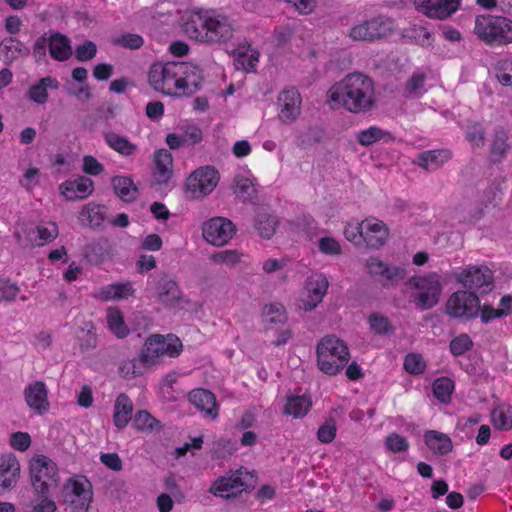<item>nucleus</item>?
Here are the masks:
<instances>
[{
    "label": "nucleus",
    "mask_w": 512,
    "mask_h": 512,
    "mask_svg": "<svg viewBox=\"0 0 512 512\" xmlns=\"http://www.w3.org/2000/svg\"><path fill=\"white\" fill-rule=\"evenodd\" d=\"M425 75L420 72L414 73L406 83L405 95L408 97H419L425 92Z\"/></svg>",
    "instance_id": "57"
},
{
    "label": "nucleus",
    "mask_w": 512,
    "mask_h": 512,
    "mask_svg": "<svg viewBox=\"0 0 512 512\" xmlns=\"http://www.w3.org/2000/svg\"><path fill=\"white\" fill-rule=\"evenodd\" d=\"M236 228L234 223L224 217H214L206 221L203 225V238L214 246H223L227 244L234 234Z\"/></svg>",
    "instance_id": "12"
},
{
    "label": "nucleus",
    "mask_w": 512,
    "mask_h": 512,
    "mask_svg": "<svg viewBox=\"0 0 512 512\" xmlns=\"http://www.w3.org/2000/svg\"><path fill=\"white\" fill-rule=\"evenodd\" d=\"M20 292L19 286L10 279H0V301H14Z\"/></svg>",
    "instance_id": "63"
},
{
    "label": "nucleus",
    "mask_w": 512,
    "mask_h": 512,
    "mask_svg": "<svg viewBox=\"0 0 512 512\" xmlns=\"http://www.w3.org/2000/svg\"><path fill=\"white\" fill-rule=\"evenodd\" d=\"M107 326L118 338H124L129 334V329L124 321L123 313L117 307H109L106 311Z\"/></svg>",
    "instance_id": "35"
},
{
    "label": "nucleus",
    "mask_w": 512,
    "mask_h": 512,
    "mask_svg": "<svg viewBox=\"0 0 512 512\" xmlns=\"http://www.w3.org/2000/svg\"><path fill=\"white\" fill-rule=\"evenodd\" d=\"M279 222L266 204H258L255 209L254 227L259 236L270 239L276 232Z\"/></svg>",
    "instance_id": "19"
},
{
    "label": "nucleus",
    "mask_w": 512,
    "mask_h": 512,
    "mask_svg": "<svg viewBox=\"0 0 512 512\" xmlns=\"http://www.w3.org/2000/svg\"><path fill=\"white\" fill-rule=\"evenodd\" d=\"M404 369L412 375H419L426 369V361L419 353H409L404 359Z\"/></svg>",
    "instance_id": "56"
},
{
    "label": "nucleus",
    "mask_w": 512,
    "mask_h": 512,
    "mask_svg": "<svg viewBox=\"0 0 512 512\" xmlns=\"http://www.w3.org/2000/svg\"><path fill=\"white\" fill-rule=\"evenodd\" d=\"M473 341L467 333H461L449 343V350L455 357L464 355L473 348Z\"/></svg>",
    "instance_id": "50"
},
{
    "label": "nucleus",
    "mask_w": 512,
    "mask_h": 512,
    "mask_svg": "<svg viewBox=\"0 0 512 512\" xmlns=\"http://www.w3.org/2000/svg\"><path fill=\"white\" fill-rule=\"evenodd\" d=\"M508 148V132L505 128L498 127L495 130L490 148V153L493 160L499 161L505 155Z\"/></svg>",
    "instance_id": "41"
},
{
    "label": "nucleus",
    "mask_w": 512,
    "mask_h": 512,
    "mask_svg": "<svg viewBox=\"0 0 512 512\" xmlns=\"http://www.w3.org/2000/svg\"><path fill=\"white\" fill-rule=\"evenodd\" d=\"M135 293L130 281L112 283L101 287L95 297L101 301L123 300L132 297Z\"/></svg>",
    "instance_id": "24"
},
{
    "label": "nucleus",
    "mask_w": 512,
    "mask_h": 512,
    "mask_svg": "<svg viewBox=\"0 0 512 512\" xmlns=\"http://www.w3.org/2000/svg\"><path fill=\"white\" fill-rule=\"evenodd\" d=\"M512 43V20L499 17L493 44L506 45Z\"/></svg>",
    "instance_id": "49"
},
{
    "label": "nucleus",
    "mask_w": 512,
    "mask_h": 512,
    "mask_svg": "<svg viewBox=\"0 0 512 512\" xmlns=\"http://www.w3.org/2000/svg\"><path fill=\"white\" fill-rule=\"evenodd\" d=\"M356 139L360 145L367 147L375 143H389L393 140V136L389 131L378 126H370L358 131Z\"/></svg>",
    "instance_id": "29"
},
{
    "label": "nucleus",
    "mask_w": 512,
    "mask_h": 512,
    "mask_svg": "<svg viewBox=\"0 0 512 512\" xmlns=\"http://www.w3.org/2000/svg\"><path fill=\"white\" fill-rule=\"evenodd\" d=\"M240 28L233 15L217 9H192L182 18V29L192 40L207 44L231 43Z\"/></svg>",
    "instance_id": "1"
},
{
    "label": "nucleus",
    "mask_w": 512,
    "mask_h": 512,
    "mask_svg": "<svg viewBox=\"0 0 512 512\" xmlns=\"http://www.w3.org/2000/svg\"><path fill=\"white\" fill-rule=\"evenodd\" d=\"M455 390V383L449 377L436 378L432 383L434 397L442 404H449Z\"/></svg>",
    "instance_id": "36"
},
{
    "label": "nucleus",
    "mask_w": 512,
    "mask_h": 512,
    "mask_svg": "<svg viewBox=\"0 0 512 512\" xmlns=\"http://www.w3.org/2000/svg\"><path fill=\"white\" fill-rule=\"evenodd\" d=\"M24 399L30 410L38 415H44L49 410L48 389L43 381L29 383L24 389Z\"/></svg>",
    "instance_id": "14"
},
{
    "label": "nucleus",
    "mask_w": 512,
    "mask_h": 512,
    "mask_svg": "<svg viewBox=\"0 0 512 512\" xmlns=\"http://www.w3.org/2000/svg\"><path fill=\"white\" fill-rule=\"evenodd\" d=\"M243 254L238 250L226 249L210 256V259L215 264H225L227 266H234L241 262Z\"/></svg>",
    "instance_id": "54"
},
{
    "label": "nucleus",
    "mask_w": 512,
    "mask_h": 512,
    "mask_svg": "<svg viewBox=\"0 0 512 512\" xmlns=\"http://www.w3.org/2000/svg\"><path fill=\"white\" fill-rule=\"evenodd\" d=\"M65 500L72 512H88L93 501V486L84 475L70 477L64 484Z\"/></svg>",
    "instance_id": "6"
},
{
    "label": "nucleus",
    "mask_w": 512,
    "mask_h": 512,
    "mask_svg": "<svg viewBox=\"0 0 512 512\" xmlns=\"http://www.w3.org/2000/svg\"><path fill=\"white\" fill-rule=\"evenodd\" d=\"M104 138L110 148L122 155H132L136 150V146L132 144L126 137L120 136L114 132L106 133Z\"/></svg>",
    "instance_id": "44"
},
{
    "label": "nucleus",
    "mask_w": 512,
    "mask_h": 512,
    "mask_svg": "<svg viewBox=\"0 0 512 512\" xmlns=\"http://www.w3.org/2000/svg\"><path fill=\"white\" fill-rule=\"evenodd\" d=\"M189 401L211 419L218 416V405L215 395L209 390L198 388L189 393Z\"/></svg>",
    "instance_id": "23"
},
{
    "label": "nucleus",
    "mask_w": 512,
    "mask_h": 512,
    "mask_svg": "<svg viewBox=\"0 0 512 512\" xmlns=\"http://www.w3.org/2000/svg\"><path fill=\"white\" fill-rule=\"evenodd\" d=\"M454 279L467 290H491L494 284L493 271L484 265H468L454 273Z\"/></svg>",
    "instance_id": "10"
},
{
    "label": "nucleus",
    "mask_w": 512,
    "mask_h": 512,
    "mask_svg": "<svg viewBox=\"0 0 512 512\" xmlns=\"http://www.w3.org/2000/svg\"><path fill=\"white\" fill-rule=\"evenodd\" d=\"M492 73L498 83L504 87L512 86V56L503 57L495 62Z\"/></svg>",
    "instance_id": "37"
},
{
    "label": "nucleus",
    "mask_w": 512,
    "mask_h": 512,
    "mask_svg": "<svg viewBox=\"0 0 512 512\" xmlns=\"http://www.w3.org/2000/svg\"><path fill=\"white\" fill-rule=\"evenodd\" d=\"M363 242L371 248L378 249L387 241L389 230L386 224L375 218L368 217L362 221Z\"/></svg>",
    "instance_id": "17"
},
{
    "label": "nucleus",
    "mask_w": 512,
    "mask_h": 512,
    "mask_svg": "<svg viewBox=\"0 0 512 512\" xmlns=\"http://www.w3.org/2000/svg\"><path fill=\"white\" fill-rule=\"evenodd\" d=\"M82 170L88 175L98 176L104 171V166L94 156L85 155L82 158Z\"/></svg>",
    "instance_id": "64"
},
{
    "label": "nucleus",
    "mask_w": 512,
    "mask_h": 512,
    "mask_svg": "<svg viewBox=\"0 0 512 512\" xmlns=\"http://www.w3.org/2000/svg\"><path fill=\"white\" fill-rule=\"evenodd\" d=\"M243 472L237 470L230 475L218 478L211 486L210 492L215 496L232 498L244 491L247 487L243 480Z\"/></svg>",
    "instance_id": "15"
},
{
    "label": "nucleus",
    "mask_w": 512,
    "mask_h": 512,
    "mask_svg": "<svg viewBox=\"0 0 512 512\" xmlns=\"http://www.w3.org/2000/svg\"><path fill=\"white\" fill-rule=\"evenodd\" d=\"M312 407L311 397L308 395H290L284 406V414L294 418H303Z\"/></svg>",
    "instance_id": "30"
},
{
    "label": "nucleus",
    "mask_w": 512,
    "mask_h": 512,
    "mask_svg": "<svg viewBox=\"0 0 512 512\" xmlns=\"http://www.w3.org/2000/svg\"><path fill=\"white\" fill-rule=\"evenodd\" d=\"M498 16H478L475 20L476 35L488 44H493L498 25Z\"/></svg>",
    "instance_id": "32"
},
{
    "label": "nucleus",
    "mask_w": 512,
    "mask_h": 512,
    "mask_svg": "<svg viewBox=\"0 0 512 512\" xmlns=\"http://www.w3.org/2000/svg\"><path fill=\"white\" fill-rule=\"evenodd\" d=\"M106 213L105 205L88 203L81 208L78 219L81 224L97 229L102 226Z\"/></svg>",
    "instance_id": "27"
},
{
    "label": "nucleus",
    "mask_w": 512,
    "mask_h": 512,
    "mask_svg": "<svg viewBox=\"0 0 512 512\" xmlns=\"http://www.w3.org/2000/svg\"><path fill=\"white\" fill-rule=\"evenodd\" d=\"M461 0H434L433 8L428 12L429 18L445 19L455 13Z\"/></svg>",
    "instance_id": "42"
},
{
    "label": "nucleus",
    "mask_w": 512,
    "mask_h": 512,
    "mask_svg": "<svg viewBox=\"0 0 512 512\" xmlns=\"http://www.w3.org/2000/svg\"><path fill=\"white\" fill-rule=\"evenodd\" d=\"M133 427L144 432H158L162 429L161 422L148 411H137L133 418Z\"/></svg>",
    "instance_id": "40"
},
{
    "label": "nucleus",
    "mask_w": 512,
    "mask_h": 512,
    "mask_svg": "<svg viewBox=\"0 0 512 512\" xmlns=\"http://www.w3.org/2000/svg\"><path fill=\"white\" fill-rule=\"evenodd\" d=\"M397 26L387 16H377L354 24L348 31V37L354 41L374 42L394 34Z\"/></svg>",
    "instance_id": "5"
},
{
    "label": "nucleus",
    "mask_w": 512,
    "mask_h": 512,
    "mask_svg": "<svg viewBox=\"0 0 512 512\" xmlns=\"http://www.w3.org/2000/svg\"><path fill=\"white\" fill-rule=\"evenodd\" d=\"M235 186L239 192L257 191L259 185L256 178L250 172H243L236 176Z\"/></svg>",
    "instance_id": "61"
},
{
    "label": "nucleus",
    "mask_w": 512,
    "mask_h": 512,
    "mask_svg": "<svg viewBox=\"0 0 512 512\" xmlns=\"http://www.w3.org/2000/svg\"><path fill=\"white\" fill-rule=\"evenodd\" d=\"M235 58V66L237 69H244L246 71H253L259 62V51L253 48L251 43L244 39L239 42L232 50Z\"/></svg>",
    "instance_id": "20"
},
{
    "label": "nucleus",
    "mask_w": 512,
    "mask_h": 512,
    "mask_svg": "<svg viewBox=\"0 0 512 512\" xmlns=\"http://www.w3.org/2000/svg\"><path fill=\"white\" fill-rule=\"evenodd\" d=\"M370 329L378 335H385L393 332V326L388 317L379 313H372L368 318Z\"/></svg>",
    "instance_id": "53"
},
{
    "label": "nucleus",
    "mask_w": 512,
    "mask_h": 512,
    "mask_svg": "<svg viewBox=\"0 0 512 512\" xmlns=\"http://www.w3.org/2000/svg\"><path fill=\"white\" fill-rule=\"evenodd\" d=\"M148 367H150V365H146V359L141 353L138 358L122 361L119 367V372L123 378L133 379L142 375Z\"/></svg>",
    "instance_id": "38"
},
{
    "label": "nucleus",
    "mask_w": 512,
    "mask_h": 512,
    "mask_svg": "<svg viewBox=\"0 0 512 512\" xmlns=\"http://www.w3.org/2000/svg\"><path fill=\"white\" fill-rule=\"evenodd\" d=\"M451 158L448 149L427 150L418 154L413 163L427 171H435L443 166Z\"/></svg>",
    "instance_id": "22"
},
{
    "label": "nucleus",
    "mask_w": 512,
    "mask_h": 512,
    "mask_svg": "<svg viewBox=\"0 0 512 512\" xmlns=\"http://www.w3.org/2000/svg\"><path fill=\"white\" fill-rule=\"evenodd\" d=\"M153 162V175L157 182H167L173 173L172 154L166 149H159L154 153Z\"/></svg>",
    "instance_id": "25"
},
{
    "label": "nucleus",
    "mask_w": 512,
    "mask_h": 512,
    "mask_svg": "<svg viewBox=\"0 0 512 512\" xmlns=\"http://www.w3.org/2000/svg\"><path fill=\"white\" fill-rule=\"evenodd\" d=\"M302 97L294 87L281 90L277 97L278 120L286 125L294 123L301 114Z\"/></svg>",
    "instance_id": "11"
},
{
    "label": "nucleus",
    "mask_w": 512,
    "mask_h": 512,
    "mask_svg": "<svg viewBox=\"0 0 512 512\" xmlns=\"http://www.w3.org/2000/svg\"><path fill=\"white\" fill-rule=\"evenodd\" d=\"M407 284L418 292L412 295V302L420 310H429L439 302L443 285L439 274L432 272L424 276H413Z\"/></svg>",
    "instance_id": "4"
},
{
    "label": "nucleus",
    "mask_w": 512,
    "mask_h": 512,
    "mask_svg": "<svg viewBox=\"0 0 512 512\" xmlns=\"http://www.w3.org/2000/svg\"><path fill=\"white\" fill-rule=\"evenodd\" d=\"M402 39L407 43H413L421 46L431 44V34L425 26L413 24L403 29Z\"/></svg>",
    "instance_id": "34"
},
{
    "label": "nucleus",
    "mask_w": 512,
    "mask_h": 512,
    "mask_svg": "<svg viewBox=\"0 0 512 512\" xmlns=\"http://www.w3.org/2000/svg\"><path fill=\"white\" fill-rule=\"evenodd\" d=\"M20 474V464L13 454L1 459L0 463V494L14 487Z\"/></svg>",
    "instance_id": "21"
},
{
    "label": "nucleus",
    "mask_w": 512,
    "mask_h": 512,
    "mask_svg": "<svg viewBox=\"0 0 512 512\" xmlns=\"http://www.w3.org/2000/svg\"><path fill=\"white\" fill-rule=\"evenodd\" d=\"M182 350L178 337L151 335L145 342L141 353L146 359V365H154L162 356L177 357Z\"/></svg>",
    "instance_id": "9"
},
{
    "label": "nucleus",
    "mask_w": 512,
    "mask_h": 512,
    "mask_svg": "<svg viewBox=\"0 0 512 512\" xmlns=\"http://www.w3.org/2000/svg\"><path fill=\"white\" fill-rule=\"evenodd\" d=\"M480 299L474 291L453 292L445 305L446 314L455 319L472 320L478 317Z\"/></svg>",
    "instance_id": "7"
},
{
    "label": "nucleus",
    "mask_w": 512,
    "mask_h": 512,
    "mask_svg": "<svg viewBox=\"0 0 512 512\" xmlns=\"http://www.w3.org/2000/svg\"><path fill=\"white\" fill-rule=\"evenodd\" d=\"M36 246L41 247L54 241L59 234L58 226L55 222H49L47 225H37Z\"/></svg>",
    "instance_id": "48"
},
{
    "label": "nucleus",
    "mask_w": 512,
    "mask_h": 512,
    "mask_svg": "<svg viewBox=\"0 0 512 512\" xmlns=\"http://www.w3.org/2000/svg\"><path fill=\"white\" fill-rule=\"evenodd\" d=\"M406 276V271L404 268L397 267V266H389L385 265L383 268L380 279L384 286L387 285H395L398 282L402 281Z\"/></svg>",
    "instance_id": "55"
},
{
    "label": "nucleus",
    "mask_w": 512,
    "mask_h": 512,
    "mask_svg": "<svg viewBox=\"0 0 512 512\" xmlns=\"http://www.w3.org/2000/svg\"><path fill=\"white\" fill-rule=\"evenodd\" d=\"M316 354L318 368L330 376L346 367L350 358L346 343L334 335H327L319 341Z\"/></svg>",
    "instance_id": "3"
},
{
    "label": "nucleus",
    "mask_w": 512,
    "mask_h": 512,
    "mask_svg": "<svg viewBox=\"0 0 512 512\" xmlns=\"http://www.w3.org/2000/svg\"><path fill=\"white\" fill-rule=\"evenodd\" d=\"M337 433L336 421L333 418L327 419L317 431V439L324 444L331 443Z\"/></svg>",
    "instance_id": "60"
},
{
    "label": "nucleus",
    "mask_w": 512,
    "mask_h": 512,
    "mask_svg": "<svg viewBox=\"0 0 512 512\" xmlns=\"http://www.w3.org/2000/svg\"><path fill=\"white\" fill-rule=\"evenodd\" d=\"M35 470L45 480H51L56 475L55 464L45 456H39L31 463V480L35 479Z\"/></svg>",
    "instance_id": "46"
},
{
    "label": "nucleus",
    "mask_w": 512,
    "mask_h": 512,
    "mask_svg": "<svg viewBox=\"0 0 512 512\" xmlns=\"http://www.w3.org/2000/svg\"><path fill=\"white\" fill-rule=\"evenodd\" d=\"M409 446L407 439L396 432L390 433L385 439V447L391 453L406 452Z\"/></svg>",
    "instance_id": "59"
},
{
    "label": "nucleus",
    "mask_w": 512,
    "mask_h": 512,
    "mask_svg": "<svg viewBox=\"0 0 512 512\" xmlns=\"http://www.w3.org/2000/svg\"><path fill=\"white\" fill-rule=\"evenodd\" d=\"M262 318L264 322L270 324H284L288 319L285 307L279 302L265 305L262 310Z\"/></svg>",
    "instance_id": "43"
},
{
    "label": "nucleus",
    "mask_w": 512,
    "mask_h": 512,
    "mask_svg": "<svg viewBox=\"0 0 512 512\" xmlns=\"http://www.w3.org/2000/svg\"><path fill=\"white\" fill-rule=\"evenodd\" d=\"M134 405L125 393L117 396L114 403L113 423L118 429L125 428L132 419Z\"/></svg>",
    "instance_id": "26"
},
{
    "label": "nucleus",
    "mask_w": 512,
    "mask_h": 512,
    "mask_svg": "<svg viewBox=\"0 0 512 512\" xmlns=\"http://www.w3.org/2000/svg\"><path fill=\"white\" fill-rule=\"evenodd\" d=\"M86 330L82 329L83 335H78L79 347L82 352H88L97 346V334L92 322L85 324Z\"/></svg>",
    "instance_id": "52"
},
{
    "label": "nucleus",
    "mask_w": 512,
    "mask_h": 512,
    "mask_svg": "<svg viewBox=\"0 0 512 512\" xmlns=\"http://www.w3.org/2000/svg\"><path fill=\"white\" fill-rule=\"evenodd\" d=\"M31 443V436L27 432L17 431L10 435L9 444L16 451H27L31 446Z\"/></svg>",
    "instance_id": "62"
},
{
    "label": "nucleus",
    "mask_w": 512,
    "mask_h": 512,
    "mask_svg": "<svg viewBox=\"0 0 512 512\" xmlns=\"http://www.w3.org/2000/svg\"><path fill=\"white\" fill-rule=\"evenodd\" d=\"M328 286V280L322 273H313L307 278L305 282L307 300L303 303L306 311L314 309L322 301Z\"/></svg>",
    "instance_id": "18"
},
{
    "label": "nucleus",
    "mask_w": 512,
    "mask_h": 512,
    "mask_svg": "<svg viewBox=\"0 0 512 512\" xmlns=\"http://www.w3.org/2000/svg\"><path fill=\"white\" fill-rule=\"evenodd\" d=\"M61 192H92L93 181L83 175H74L61 185Z\"/></svg>",
    "instance_id": "47"
},
{
    "label": "nucleus",
    "mask_w": 512,
    "mask_h": 512,
    "mask_svg": "<svg viewBox=\"0 0 512 512\" xmlns=\"http://www.w3.org/2000/svg\"><path fill=\"white\" fill-rule=\"evenodd\" d=\"M58 87V80L51 76H47L40 79L29 88L28 97L37 104H45L48 101L49 96L47 91L48 88L56 90Z\"/></svg>",
    "instance_id": "31"
},
{
    "label": "nucleus",
    "mask_w": 512,
    "mask_h": 512,
    "mask_svg": "<svg viewBox=\"0 0 512 512\" xmlns=\"http://www.w3.org/2000/svg\"><path fill=\"white\" fill-rule=\"evenodd\" d=\"M109 255L107 241H98L90 244L86 248V256L91 262L100 263Z\"/></svg>",
    "instance_id": "58"
},
{
    "label": "nucleus",
    "mask_w": 512,
    "mask_h": 512,
    "mask_svg": "<svg viewBox=\"0 0 512 512\" xmlns=\"http://www.w3.org/2000/svg\"><path fill=\"white\" fill-rule=\"evenodd\" d=\"M220 181L218 170L210 165L192 171L185 181L187 192H213Z\"/></svg>",
    "instance_id": "13"
},
{
    "label": "nucleus",
    "mask_w": 512,
    "mask_h": 512,
    "mask_svg": "<svg viewBox=\"0 0 512 512\" xmlns=\"http://www.w3.org/2000/svg\"><path fill=\"white\" fill-rule=\"evenodd\" d=\"M491 422L495 429L499 431H509L512 429V406L499 405L492 410Z\"/></svg>",
    "instance_id": "39"
},
{
    "label": "nucleus",
    "mask_w": 512,
    "mask_h": 512,
    "mask_svg": "<svg viewBox=\"0 0 512 512\" xmlns=\"http://www.w3.org/2000/svg\"><path fill=\"white\" fill-rule=\"evenodd\" d=\"M25 53H27V49L14 38H6L0 44V56L7 62H11Z\"/></svg>",
    "instance_id": "45"
},
{
    "label": "nucleus",
    "mask_w": 512,
    "mask_h": 512,
    "mask_svg": "<svg viewBox=\"0 0 512 512\" xmlns=\"http://www.w3.org/2000/svg\"><path fill=\"white\" fill-rule=\"evenodd\" d=\"M16 243L22 248L36 246V230L33 225H24L20 230H16L13 234Z\"/></svg>",
    "instance_id": "51"
},
{
    "label": "nucleus",
    "mask_w": 512,
    "mask_h": 512,
    "mask_svg": "<svg viewBox=\"0 0 512 512\" xmlns=\"http://www.w3.org/2000/svg\"><path fill=\"white\" fill-rule=\"evenodd\" d=\"M327 102L332 108H343L354 114L366 113L375 105L374 82L362 73H350L330 87Z\"/></svg>",
    "instance_id": "2"
},
{
    "label": "nucleus",
    "mask_w": 512,
    "mask_h": 512,
    "mask_svg": "<svg viewBox=\"0 0 512 512\" xmlns=\"http://www.w3.org/2000/svg\"><path fill=\"white\" fill-rule=\"evenodd\" d=\"M50 55L58 61L67 60L72 54L70 40L60 33H53L48 39Z\"/></svg>",
    "instance_id": "33"
},
{
    "label": "nucleus",
    "mask_w": 512,
    "mask_h": 512,
    "mask_svg": "<svg viewBox=\"0 0 512 512\" xmlns=\"http://www.w3.org/2000/svg\"><path fill=\"white\" fill-rule=\"evenodd\" d=\"M178 68L177 96L195 93L203 78L199 67L190 63H178Z\"/></svg>",
    "instance_id": "16"
},
{
    "label": "nucleus",
    "mask_w": 512,
    "mask_h": 512,
    "mask_svg": "<svg viewBox=\"0 0 512 512\" xmlns=\"http://www.w3.org/2000/svg\"><path fill=\"white\" fill-rule=\"evenodd\" d=\"M178 62L154 63L148 73L150 86L163 94L177 96Z\"/></svg>",
    "instance_id": "8"
},
{
    "label": "nucleus",
    "mask_w": 512,
    "mask_h": 512,
    "mask_svg": "<svg viewBox=\"0 0 512 512\" xmlns=\"http://www.w3.org/2000/svg\"><path fill=\"white\" fill-rule=\"evenodd\" d=\"M424 441L427 447L437 455H446L452 451L451 438L439 431L428 430L424 434Z\"/></svg>",
    "instance_id": "28"
}]
</instances>
